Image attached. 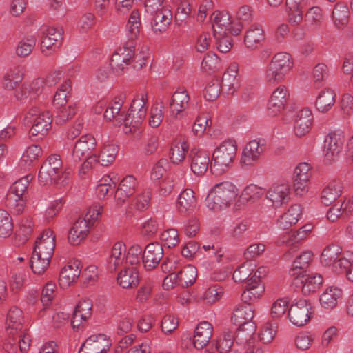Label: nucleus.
<instances>
[{"instance_id": "nucleus-1", "label": "nucleus", "mask_w": 353, "mask_h": 353, "mask_svg": "<svg viewBox=\"0 0 353 353\" xmlns=\"http://www.w3.org/2000/svg\"><path fill=\"white\" fill-rule=\"evenodd\" d=\"M238 195V189L232 183L225 181L216 184L208 193L205 203L207 207L219 212L233 203Z\"/></svg>"}, {"instance_id": "nucleus-2", "label": "nucleus", "mask_w": 353, "mask_h": 353, "mask_svg": "<svg viewBox=\"0 0 353 353\" xmlns=\"http://www.w3.org/2000/svg\"><path fill=\"white\" fill-rule=\"evenodd\" d=\"M69 173L63 171L62 161L59 155L50 156L41 165L39 172V183L43 185L54 183L63 185Z\"/></svg>"}, {"instance_id": "nucleus-3", "label": "nucleus", "mask_w": 353, "mask_h": 353, "mask_svg": "<svg viewBox=\"0 0 353 353\" xmlns=\"http://www.w3.org/2000/svg\"><path fill=\"white\" fill-rule=\"evenodd\" d=\"M237 150L234 140L223 141L213 152L210 170L216 175L225 172L231 166Z\"/></svg>"}, {"instance_id": "nucleus-4", "label": "nucleus", "mask_w": 353, "mask_h": 353, "mask_svg": "<svg viewBox=\"0 0 353 353\" xmlns=\"http://www.w3.org/2000/svg\"><path fill=\"white\" fill-rule=\"evenodd\" d=\"M293 67L290 54H276L268 65L265 72V81L270 84L279 83L284 80Z\"/></svg>"}, {"instance_id": "nucleus-5", "label": "nucleus", "mask_w": 353, "mask_h": 353, "mask_svg": "<svg viewBox=\"0 0 353 353\" xmlns=\"http://www.w3.org/2000/svg\"><path fill=\"white\" fill-rule=\"evenodd\" d=\"M254 317V308L250 305H242L236 307L232 314L231 321L233 324L238 326V335L248 331L247 337L254 334L256 325L252 321Z\"/></svg>"}, {"instance_id": "nucleus-6", "label": "nucleus", "mask_w": 353, "mask_h": 353, "mask_svg": "<svg viewBox=\"0 0 353 353\" xmlns=\"http://www.w3.org/2000/svg\"><path fill=\"white\" fill-rule=\"evenodd\" d=\"M134 50L135 42L133 40H130L115 51L110 61V65L115 73L119 74L128 69V66L131 64Z\"/></svg>"}, {"instance_id": "nucleus-7", "label": "nucleus", "mask_w": 353, "mask_h": 353, "mask_svg": "<svg viewBox=\"0 0 353 353\" xmlns=\"http://www.w3.org/2000/svg\"><path fill=\"white\" fill-rule=\"evenodd\" d=\"M96 145V140L92 134H87L81 136L74 146L70 163L76 164L86 159H93L90 154Z\"/></svg>"}, {"instance_id": "nucleus-8", "label": "nucleus", "mask_w": 353, "mask_h": 353, "mask_svg": "<svg viewBox=\"0 0 353 353\" xmlns=\"http://www.w3.org/2000/svg\"><path fill=\"white\" fill-rule=\"evenodd\" d=\"M55 248V236L53 231L46 229L37 239L32 253L51 259Z\"/></svg>"}, {"instance_id": "nucleus-9", "label": "nucleus", "mask_w": 353, "mask_h": 353, "mask_svg": "<svg viewBox=\"0 0 353 353\" xmlns=\"http://www.w3.org/2000/svg\"><path fill=\"white\" fill-rule=\"evenodd\" d=\"M311 309V305L307 300H299L288 310L290 321L296 326L304 325L310 319Z\"/></svg>"}, {"instance_id": "nucleus-10", "label": "nucleus", "mask_w": 353, "mask_h": 353, "mask_svg": "<svg viewBox=\"0 0 353 353\" xmlns=\"http://www.w3.org/2000/svg\"><path fill=\"white\" fill-rule=\"evenodd\" d=\"M323 283V277L319 274H305L303 276L292 279V285L301 290L304 294H309L317 291Z\"/></svg>"}, {"instance_id": "nucleus-11", "label": "nucleus", "mask_w": 353, "mask_h": 353, "mask_svg": "<svg viewBox=\"0 0 353 353\" xmlns=\"http://www.w3.org/2000/svg\"><path fill=\"white\" fill-rule=\"evenodd\" d=\"M110 345V341L105 335H92L83 343L78 353H106Z\"/></svg>"}, {"instance_id": "nucleus-12", "label": "nucleus", "mask_w": 353, "mask_h": 353, "mask_svg": "<svg viewBox=\"0 0 353 353\" xmlns=\"http://www.w3.org/2000/svg\"><path fill=\"white\" fill-rule=\"evenodd\" d=\"M265 145L264 139H254L249 141L243 150L241 163L246 165H253L259 159L265 149Z\"/></svg>"}, {"instance_id": "nucleus-13", "label": "nucleus", "mask_w": 353, "mask_h": 353, "mask_svg": "<svg viewBox=\"0 0 353 353\" xmlns=\"http://www.w3.org/2000/svg\"><path fill=\"white\" fill-rule=\"evenodd\" d=\"M24 316L23 311L16 306H12L8 312L5 332L6 336L11 337L15 335V332H22L24 329Z\"/></svg>"}, {"instance_id": "nucleus-14", "label": "nucleus", "mask_w": 353, "mask_h": 353, "mask_svg": "<svg viewBox=\"0 0 353 353\" xmlns=\"http://www.w3.org/2000/svg\"><path fill=\"white\" fill-rule=\"evenodd\" d=\"M162 245L157 242L149 243L145 248L142 263L146 270H152L159 263L163 256Z\"/></svg>"}, {"instance_id": "nucleus-15", "label": "nucleus", "mask_w": 353, "mask_h": 353, "mask_svg": "<svg viewBox=\"0 0 353 353\" xmlns=\"http://www.w3.org/2000/svg\"><path fill=\"white\" fill-rule=\"evenodd\" d=\"M289 97V92L285 85H279L272 94L268 103V112L275 116L284 109Z\"/></svg>"}, {"instance_id": "nucleus-16", "label": "nucleus", "mask_w": 353, "mask_h": 353, "mask_svg": "<svg viewBox=\"0 0 353 353\" xmlns=\"http://www.w3.org/2000/svg\"><path fill=\"white\" fill-rule=\"evenodd\" d=\"M325 157L326 163L331 164L337 159L343 143V140L340 134L336 132L329 133L325 141Z\"/></svg>"}, {"instance_id": "nucleus-17", "label": "nucleus", "mask_w": 353, "mask_h": 353, "mask_svg": "<svg viewBox=\"0 0 353 353\" xmlns=\"http://www.w3.org/2000/svg\"><path fill=\"white\" fill-rule=\"evenodd\" d=\"M222 92L228 95H232L240 88V80L238 78V67L232 64L224 72L221 82Z\"/></svg>"}, {"instance_id": "nucleus-18", "label": "nucleus", "mask_w": 353, "mask_h": 353, "mask_svg": "<svg viewBox=\"0 0 353 353\" xmlns=\"http://www.w3.org/2000/svg\"><path fill=\"white\" fill-rule=\"evenodd\" d=\"M197 205V200L194 192L190 188L183 190L178 196L176 208L178 212L183 216L192 214Z\"/></svg>"}, {"instance_id": "nucleus-19", "label": "nucleus", "mask_w": 353, "mask_h": 353, "mask_svg": "<svg viewBox=\"0 0 353 353\" xmlns=\"http://www.w3.org/2000/svg\"><path fill=\"white\" fill-rule=\"evenodd\" d=\"M137 183V179L132 175H128L121 181L114 192L117 205H122L134 193Z\"/></svg>"}, {"instance_id": "nucleus-20", "label": "nucleus", "mask_w": 353, "mask_h": 353, "mask_svg": "<svg viewBox=\"0 0 353 353\" xmlns=\"http://www.w3.org/2000/svg\"><path fill=\"white\" fill-rule=\"evenodd\" d=\"M290 188L288 183L275 184L267 192L266 197L275 208L287 203L290 199Z\"/></svg>"}, {"instance_id": "nucleus-21", "label": "nucleus", "mask_w": 353, "mask_h": 353, "mask_svg": "<svg viewBox=\"0 0 353 353\" xmlns=\"http://www.w3.org/2000/svg\"><path fill=\"white\" fill-rule=\"evenodd\" d=\"M191 170L196 176L203 175L208 170L210 154L207 151L192 150L190 152Z\"/></svg>"}, {"instance_id": "nucleus-22", "label": "nucleus", "mask_w": 353, "mask_h": 353, "mask_svg": "<svg viewBox=\"0 0 353 353\" xmlns=\"http://www.w3.org/2000/svg\"><path fill=\"white\" fill-rule=\"evenodd\" d=\"M124 96L120 94L116 97L105 110L103 117L106 121L115 120L117 125H122L124 122L125 110H122Z\"/></svg>"}, {"instance_id": "nucleus-23", "label": "nucleus", "mask_w": 353, "mask_h": 353, "mask_svg": "<svg viewBox=\"0 0 353 353\" xmlns=\"http://www.w3.org/2000/svg\"><path fill=\"white\" fill-rule=\"evenodd\" d=\"M52 122V114L49 112H42V114H39L32 122V126L30 130V137L42 139L47 134Z\"/></svg>"}, {"instance_id": "nucleus-24", "label": "nucleus", "mask_w": 353, "mask_h": 353, "mask_svg": "<svg viewBox=\"0 0 353 353\" xmlns=\"http://www.w3.org/2000/svg\"><path fill=\"white\" fill-rule=\"evenodd\" d=\"M313 120L311 110L307 108L301 110L296 114L294 121V132L297 137H301L310 132Z\"/></svg>"}, {"instance_id": "nucleus-25", "label": "nucleus", "mask_w": 353, "mask_h": 353, "mask_svg": "<svg viewBox=\"0 0 353 353\" xmlns=\"http://www.w3.org/2000/svg\"><path fill=\"white\" fill-rule=\"evenodd\" d=\"M265 39V33L262 26L254 23L247 30L244 37V42L248 49L256 50L262 46Z\"/></svg>"}, {"instance_id": "nucleus-26", "label": "nucleus", "mask_w": 353, "mask_h": 353, "mask_svg": "<svg viewBox=\"0 0 353 353\" xmlns=\"http://www.w3.org/2000/svg\"><path fill=\"white\" fill-rule=\"evenodd\" d=\"M81 274L80 261L70 262L61 271L59 277L62 288H67L74 282Z\"/></svg>"}, {"instance_id": "nucleus-27", "label": "nucleus", "mask_w": 353, "mask_h": 353, "mask_svg": "<svg viewBox=\"0 0 353 353\" xmlns=\"http://www.w3.org/2000/svg\"><path fill=\"white\" fill-rule=\"evenodd\" d=\"M172 19V13L168 8L162 7L157 10L154 15L152 28L155 33H162L165 32L170 24Z\"/></svg>"}, {"instance_id": "nucleus-28", "label": "nucleus", "mask_w": 353, "mask_h": 353, "mask_svg": "<svg viewBox=\"0 0 353 353\" xmlns=\"http://www.w3.org/2000/svg\"><path fill=\"white\" fill-rule=\"evenodd\" d=\"M213 327L212 325L203 321L196 327L193 337V343L196 349L203 348L209 342L212 336Z\"/></svg>"}, {"instance_id": "nucleus-29", "label": "nucleus", "mask_w": 353, "mask_h": 353, "mask_svg": "<svg viewBox=\"0 0 353 353\" xmlns=\"http://www.w3.org/2000/svg\"><path fill=\"white\" fill-rule=\"evenodd\" d=\"M92 303L87 299L80 301L75 307L73 312L72 319L71 321L72 325L74 329L80 326L82 321H85L92 314Z\"/></svg>"}, {"instance_id": "nucleus-30", "label": "nucleus", "mask_w": 353, "mask_h": 353, "mask_svg": "<svg viewBox=\"0 0 353 353\" xmlns=\"http://www.w3.org/2000/svg\"><path fill=\"white\" fill-rule=\"evenodd\" d=\"M6 337L4 347L7 351H10L12 346H18L21 352H26L29 350L31 339L26 328L23 329L22 332H15V335L10 338Z\"/></svg>"}, {"instance_id": "nucleus-31", "label": "nucleus", "mask_w": 353, "mask_h": 353, "mask_svg": "<svg viewBox=\"0 0 353 353\" xmlns=\"http://www.w3.org/2000/svg\"><path fill=\"white\" fill-rule=\"evenodd\" d=\"M313 253L311 251L303 252L300 255L296 257L293 261L292 266L289 271L290 275L294 278L303 276L306 269L309 267L312 261Z\"/></svg>"}, {"instance_id": "nucleus-32", "label": "nucleus", "mask_w": 353, "mask_h": 353, "mask_svg": "<svg viewBox=\"0 0 353 353\" xmlns=\"http://www.w3.org/2000/svg\"><path fill=\"white\" fill-rule=\"evenodd\" d=\"M146 114L143 110L141 112L134 110L128 109V113H125L123 122V132L125 134L135 132L139 129L145 119Z\"/></svg>"}, {"instance_id": "nucleus-33", "label": "nucleus", "mask_w": 353, "mask_h": 353, "mask_svg": "<svg viewBox=\"0 0 353 353\" xmlns=\"http://www.w3.org/2000/svg\"><path fill=\"white\" fill-rule=\"evenodd\" d=\"M302 214L301 205H292L278 220L279 227L282 230H286L296 224Z\"/></svg>"}, {"instance_id": "nucleus-34", "label": "nucleus", "mask_w": 353, "mask_h": 353, "mask_svg": "<svg viewBox=\"0 0 353 353\" xmlns=\"http://www.w3.org/2000/svg\"><path fill=\"white\" fill-rule=\"evenodd\" d=\"M139 282V272L134 267L125 268L117 276V283L123 288H133Z\"/></svg>"}, {"instance_id": "nucleus-35", "label": "nucleus", "mask_w": 353, "mask_h": 353, "mask_svg": "<svg viewBox=\"0 0 353 353\" xmlns=\"http://www.w3.org/2000/svg\"><path fill=\"white\" fill-rule=\"evenodd\" d=\"M350 12L347 6L344 3H337L332 11V20L338 30H343L349 22Z\"/></svg>"}, {"instance_id": "nucleus-36", "label": "nucleus", "mask_w": 353, "mask_h": 353, "mask_svg": "<svg viewBox=\"0 0 353 353\" xmlns=\"http://www.w3.org/2000/svg\"><path fill=\"white\" fill-rule=\"evenodd\" d=\"M125 245L122 242H117L113 245L111 254L108 260V268L112 272L123 264L125 258Z\"/></svg>"}, {"instance_id": "nucleus-37", "label": "nucleus", "mask_w": 353, "mask_h": 353, "mask_svg": "<svg viewBox=\"0 0 353 353\" xmlns=\"http://www.w3.org/2000/svg\"><path fill=\"white\" fill-rule=\"evenodd\" d=\"M210 20L212 23V28L214 37L216 34H221V31L224 30L223 34L226 33L228 28L230 27L232 21L228 12L215 11L211 15Z\"/></svg>"}, {"instance_id": "nucleus-38", "label": "nucleus", "mask_w": 353, "mask_h": 353, "mask_svg": "<svg viewBox=\"0 0 353 353\" xmlns=\"http://www.w3.org/2000/svg\"><path fill=\"white\" fill-rule=\"evenodd\" d=\"M342 185L339 181H333L323 190L321 196V203L325 205L332 204L341 194Z\"/></svg>"}, {"instance_id": "nucleus-39", "label": "nucleus", "mask_w": 353, "mask_h": 353, "mask_svg": "<svg viewBox=\"0 0 353 353\" xmlns=\"http://www.w3.org/2000/svg\"><path fill=\"white\" fill-rule=\"evenodd\" d=\"M263 292V285L255 284L254 282L250 283V281L247 280L245 290L241 294V300L243 303L252 305L261 296Z\"/></svg>"}, {"instance_id": "nucleus-40", "label": "nucleus", "mask_w": 353, "mask_h": 353, "mask_svg": "<svg viewBox=\"0 0 353 353\" xmlns=\"http://www.w3.org/2000/svg\"><path fill=\"white\" fill-rule=\"evenodd\" d=\"M190 97L186 90L176 91L170 103V108L173 115L177 116L188 106Z\"/></svg>"}, {"instance_id": "nucleus-41", "label": "nucleus", "mask_w": 353, "mask_h": 353, "mask_svg": "<svg viewBox=\"0 0 353 353\" xmlns=\"http://www.w3.org/2000/svg\"><path fill=\"white\" fill-rule=\"evenodd\" d=\"M336 94L331 89H325L318 95L316 100V109L321 112H328L335 103Z\"/></svg>"}, {"instance_id": "nucleus-42", "label": "nucleus", "mask_w": 353, "mask_h": 353, "mask_svg": "<svg viewBox=\"0 0 353 353\" xmlns=\"http://www.w3.org/2000/svg\"><path fill=\"white\" fill-rule=\"evenodd\" d=\"M43 79H36L30 85H23L15 94L17 99L20 101L28 98L30 100L34 99L39 92L40 87H43Z\"/></svg>"}, {"instance_id": "nucleus-43", "label": "nucleus", "mask_w": 353, "mask_h": 353, "mask_svg": "<svg viewBox=\"0 0 353 353\" xmlns=\"http://www.w3.org/2000/svg\"><path fill=\"white\" fill-rule=\"evenodd\" d=\"M26 201V197H22L16 194L7 192L5 205L13 214H20L24 210Z\"/></svg>"}, {"instance_id": "nucleus-44", "label": "nucleus", "mask_w": 353, "mask_h": 353, "mask_svg": "<svg viewBox=\"0 0 353 353\" xmlns=\"http://www.w3.org/2000/svg\"><path fill=\"white\" fill-rule=\"evenodd\" d=\"M342 295V292L337 288H327L320 296L321 306L325 309H332L337 305V301Z\"/></svg>"}, {"instance_id": "nucleus-45", "label": "nucleus", "mask_w": 353, "mask_h": 353, "mask_svg": "<svg viewBox=\"0 0 353 353\" xmlns=\"http://www.w3.org/2000/svg\"><path fill=\"white\" fill-rule=\"evenodd\" d=\"M239 335L237 334L236 336H235V334L230 330L223 331L216 342V350L220 353H225L232 350L231 347L234 344V339H236V343H239Z\"/></svg>"}, {"instance_id": "nucleus-46", "label": "nucleus", "mask_w": 353, "mask_h": 353, "mask_svg": "<svg viewBox=\"0 0 353 353\" xmlns=\"http://www.w3.org/2000/svg\"><path fill=\"white\" fill-rule=\"evenodd\" d=\"M117 153V148L113 144L104 145L98 156H94V160L98 161L101 165L108 166L112 163Z\"/></svg>"}, {"instance_id": "nucleus-47", "label": "nucleus", "mask_w": 353, "mask_h": 353, "mask_svg": "<svg viewBox=\"0 0 353 353\" xmlns=\"http://www.w3.org/2000/svg\"><path fill=\"white\" fill-rule=\"evenodd\" d=\"M342 255V248L335 244L327 245L321 255V262L325 265H332Z\"/></svg>"}, {"instance_id": "nucleus-48", "label": "nucleus", "mask_w": 353, "mask_h": 353, "mask_svg": "<svg viewBox=\"0 0 353 353\" xmlns=\"http://www.w3.org/2000/svg\"><path fill=\"white\" fill-rule=\"evenodd\" d=\"M128 35L130 40H134L140 33L141 23L138 10H134L129 17L126 25Z\"/></svg>"}, {"instance_id": "nucleus-49", "label": "nucleus", "mask_w": 353, "mask_h": 353, "mask_svg": "<svg viewBox=\"0 0 353 353\" xmlns=\"http://www.w3.org/2000/svg\"><path fill=\"white\" fill-rule=\"evenodd\" d=\"M55 37L52 38L45 34L43 36L41 48L45 56H50L60 47L63 37H60L59 34H56Z\"/></svg>"}, {"instance_id": "nucleus-50", "label": "nucleus", "mask_w": 353, "mask_h": 353, "mask_svg": "<svg viewBox=\"0 0 353 353\" xmlns=\"http://www.w3.org/2000/svg\"><path fill=\"white\" fill-rule=\"evenodd\" d=\"M178 272L181 287L188 288L195 282L197 276V270L194 265H188L183 267Z\"/></svg>"}, {"instance_id": "nucleus-51", "label": "nucleus", "mask_w": 353, "mask_h": 353, "mask_svg": "<svg viewBox=\"0 0 353 353\" xmlns=\"http://www.w3.org/2000/svg\"><path fill=\"white\" fill-rule=\"evenodd\" d=\"M23 73L19 67L10 70L3 77V85L6 89L12 90L22 81Z\"/></svg>"}, {"instance_id": "nucleus-52", "label": "nucleus", "mask_w": 353, "mask_h": 353, "mask_svg": "<svg viewBox=\"0 0 353 353\" xmlns=\"http://www.w3.org/2000/svg\"><path fill=\"white\" fill-rule=\"evenodd\" d=\"M13 221L10 214L4 210H0V237L10 236L13 232Z\"/></svg>"}, {"instance_id": "nucleus-53", "label": "nucleus", "mask_w": 353, "mask_h": 353, "mask_svg": "<svg viewBox=\"0 0 353 353\" xmlns=\"http://www.w3.org/2000/svg\"><path fill=\"white\" fill-rule=\"evenodd\" d=\"M71 91L70 80L65 81L57 91L53 99V105L57 108L65 105L67 103V97Z\"/></svg>"}, {"instance_id": "nucleus-54", "label": "nucleus", "mask_w": 353, "mask_h": 353, "mask_svg": "<svg viewBox=\"0 0 353 353\" xmlns=\"http://www.w3.org/2000/svg\"><path fill=\"white\" fill-rule=\"evenodd\" d=\"M41 154L42 150L40 146L33 144L23 152L20 163L22 165L30 166L38 159Z\"/></svg>"}, {"instance_id": "nucleus-55", "label": "nucleus", "mask_w": 353, "mask_h": 353, "mask_svg": "<svg viewBox=\"0 0 353 353\" xmlns=\"http://www.w3.org/2000/svg\"><path fill=\"white\" fill-rule=\"evenodd\" d=\"M221 59L214 53H208L201 63L202 69L206 72H214L221 68Z\"/></svg>"}, {"instance_id": "nucleus-56", "label": "nucleus", "mask_w": 353, "mask_h": 353, "mask_svg": "<svg viewBox=\"0 0 353 353\" xmlns=\"http://www.w3.org/2000/svg\"><path fill=\"white\" fill-rule=\"evenodd\" d=\"M50 259L32 253L30 260V265L32 272L37 274H43L48 268Z\"/></svg>"}, {"instance_id": "nucleus-57", "label": "nucleus", "mask_w": 353, "mask_h": 353, "mask_svg": "<svg viewBox=\"0 0 353 353\" xmlns=\"http://www.w3.org/2000/svg\"><path fill=\"white\" fill-rule=\"evenodd\" d=\"M188 151V144L185 142H180L171 148L170 158L172 163L178 164L183 161Z\"/></svg>"}, {"instance_id": "nucleus-58", "label": "nucleus", "mask_w": 353, "mask_h": 353, "mask_svg": "<svg viewBox=\"0 0 353 353\" xmlns=\"http://www.w3.org/2000/svg\"><path fill=\"white\" fill-rule=\"evenodd\" d=\"M32 176L28 174L15 181L10 188L8 192L18 194L27 198V189Z\"/></svg>"}, {"instance_id": "nucleus-59", "label": "nucleus", "mask_w": 353, "mask_h": 353, "mask_svg": "<svg viewBox=\"0 0 353 353\" xmlns=\"http://www.w3.org/2000/svg\"><path fill=\"white\" fill-rule=\"evenodd\" d=\"M222 91L221 85L219 79H212L205 90V98L206 100L212 101L218 98Z\"/></svg>"}, {"instance_id": "nucleus-60", "label": "nucleus", "mask_w": 353, "mask_h": 353, "mask_svg": "<svg viewBox=\"0 0 353 353\" xmlns=\"http://www.w3.org/2000/svg\"><path fill=\"white\" fill-rule=\"evenodd\" d=\"M77 113V107L75 104L70 105L57 112L54 119L57 124L62 125L69 119H71Z\"/></svg>"}, {"instance_id": "nucleus-61", "label": "nucleus", "mask_w": 353, "mask_h": 353, "mask_svg": "<svg viewBox=\"0 0 353 353\" xmlns=\"http://www.w3.org/2000/svg\"><path fill=\"white\" fill-rule=\"evenodd\" d=\"M305 20L314 28L319 26L323 20L321 9L317 6L311 8L307 12Z\"/></svg>"}, {"instance_id": "nucleus-62", "label": "nucleus", "mask_w": 353, "mask_h": 353, "mask_svg": "<svg viewBox=\"0 0 353 353\" xmlns=\"http://www.w3.org/2000/svg\"><path fill=\"white\" fill-rule=\"evenodd\" d=\"M161 239L168 248H173L179 242L178 231L176 229H168L161 234Z\"/></svg>"}, {"instance_id": "nucleus-63", "label": "nucleus", "mask_w": 353, "mask_h": 353, "mask_svg": "<svg viewBox=\"0 0 353 353\" xmlns=\"http://www.w3.org/2000/svg\"><path fill=\"white\" fill-rule=\"evenodd\" d=\"M143 254V252L140 245H133L129 248L125 255L126 262L132 265L140 264Z\"/></svg>"}, {"instance_id": "nucleus-64", "label": "nucleus", "mask_w": 353, "mask_h": 353, "mask_svg": "<svg viewBox=\"0 0 353 353\" xmlns=\"http://www.w3.org/2000/svg\"><path fill=\"white\" fill-rule=\"evenodd\" d=\"M223 294V289L220 285H213L205 290L203 299L207 303H214L221 299Z\"/></svg>"}]
</instances>
